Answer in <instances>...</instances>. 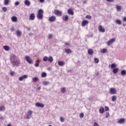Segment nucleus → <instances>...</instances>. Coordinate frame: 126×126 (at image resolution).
<instances>
[{"mask_svg": "<svg viewBox=\"0 0 126 126\" xmlns=\"http://www.w3.org/2000/svg\"><path fill=\"white\" fill-rule=\"evenodd\" d=\"M94 63H99V59L98 58H95L94 59Z\"/></svg>", "mask_w": 126, "mask_h": 126, "instance_id": "c9c22d12", "label": "nucleus"}, {"mask_svg": "<svg viewBox=\"0 0 126 126\" xmlns=\"http://www.w3.org/2000/svg\"><path fill=\"white\" fill-rule=\"evenodd\" d=\"M31 35H33V33H29V36H31Z\"/></svg>", "mask_w": 126, "mask_h": 126, "instance_id": "e2e57ef3", "label": "nucleus"}, {"mask_svg": "<svg viewBox=\"0 0 126 126\" xmlns=\"http://www.w3.org/2000/svg\"><path fill=\"white\" fill-rule=\"evenodd\" d=\"M66 90L65 89V88H63L61 89V92H62V93H64V92H65Z\"/></svg>", "mask_w": 126, "mask_h": 126, "instance_id": "f704fd0d", "label": "nucleus"}, {"mask_svg": "<svg viewBox=\"0 0 126 126\" xmlns=\"http://www.w3.org/2000/svg\"><path fill=\"white\" fill-rule=\"evenodd\" d=\"M91 37H92V38L93 37V34H91Z\"/></svg>", "mask_w": 126, "mask_h": 126, "instance_id": "69168bd1", "label": "nucleus"}, {"mask_svg": "<svg viewBox=\"0 0 126 126\" xmlns=\"http://www.w3.org/2000/svg\"><path fill=\"white\" fill-rule=\"evenodd\" d=\"M121 74L122 75H126V70H122L121 71Z\"/></svg>", "mask_w": 126, "mask_h": 126, "instance_id": "72a5a7b5", "label": "nucleus"}, {"mask_svg": "<svg viewBox=\"0 0 126 126\" xmlns=\"http://www.w3.org/2000/svg\"><path fill=\"white\" fill-rule=\"evenodd\" d=\"M0 120H3V117L2 116H1V117H0Z\"/></svg>", "mask_w": 126, "mask_h": 126, "instance_id": "680f3d73", "label": "nucleus"}, {"mask_svg": "<svg viewBox=\"0 0 126 126\" xmlns=\"http://www.w3.org/2000/svg\"><path fill=\"white\" fill-rule=\"evenodd\" d=\"M67 11L68 14H70V15H73V14H74V13L73 12V11H72V9H68Z\"/></svg>", "mask_w": 126, "mask_h": 126, "instance_id": "6ab92c4d", "label": "nucleus"}, {"mask_svg": "<svg viewBox=\"0 0 126 126\" xmlns=\"http://www.w3.org/2000/svg\"><path fill=\"white\" fill-rule=\"evenodd\" d=\"M35 106L38 107H40L41 108H44L45 107V105L43 103H40L39 102H36Z\"/></svg>", "mask_w": 126, "mask_h": 126, "instance_id": "f8f14e48", "label": "nucleus"}, {"mask_svg": "<svg viewBox=\"0 0 126 126\" xmlns=\"http://www.w3.org/2000/svg\"><path fill=\"white\" fill-rule=\"evenodd\" d=\"M117 66V65H116V63H112L111 65V68L113 69L114 68H116V67Z\"/></svg>", "mask_w": 126, "mask_h": 126, "instance_id": "2f4dec72", "label": "nucleus"}, {"mask_svg": "<svg viewBox=\"0 0 126 126\" xmlns=\"http://www.w3.org/2000/svg\"><path fill=\"white\" fill-rule=\"evenodd\" d=\"M40 2H43V1H45V0H39Z\"/></svg>", "mask_w": 126, "mask_h": 126, "instance_id": "13d9d810", "label": "nucleus"}, {"mask_svg": "<svg viewBox=\"0 0 126 126\" xmlns=\"http://www.w3.org/2000/svg\"><path fill=\"white\" fill-rule=\"evenodd\" d=\"M108 2H114V0H106Z\"/></svg>", "mask_w": 126, "mask_h": 126, "instance_id": "8fccbe9b", "label": "nucleus"}, {"mask_svg": "<svg viewBox=\"0 0 126 126\" xmlns=\"http://www.w3.org/2000/svg\"><path fill=\"white\" fill-rule=\"evenodd\" d=\"M116 39L115 38H112V39L109 40L107 42V45L108 46H110V45H112V44H113V43H114V41H115Z\"/></svg>", "mask_w": 126, "mask_h": 126, "instance_id": "9b49d317", "label": "nucleus"}, {"mask_svg": "<svg viewBox=\"0 0 126 126\" xmlns=\"http://www.w3.org/2000/svg\"><path fill=\"white\" fill-rule=\"evenodd\" d=\"M32 114H33V112H32V111H31V110H29L28 112V115H29L30 116H31L32 115Z\"/></svg>", "mask_w": 126, "mask_h": 126, "instance_id": "4c0bfd02", "label": "nucleus"}, {"mask_svg": "<svg viewBox=\"0 0 126 126\" xmlns=\"http://www.w3.org/2000/svg\"><path fill=\"white\" fill-rule=\"evenodd\" d=\"M19 4H20L19 1H16L15 2V5H16V6L19 5Z\"/></svg>", "mask_w": 126, "mask_h": 126, "instance_id": "49530a36", "label": "nucleus"}, {"mask_svg": "<svg viewBox=\"0 0 126 126\" xmlns=\"http://www.w3.org/2000/svg\"><path fill=\"white\" fill-rule=\"evenodd\" d=\"M48 126H52V125H49Z\"/></svg>", "mask_w": 126, "mask_h": 126, "instance_id": "774afa93", "label": "nucleus"}, {"mask_svg": "<svg viewBox=\"0 0 126 126\" xmlns=\"http://www.w3.org/2000/svg\"><path fill=\"white\" fill-rule=\"evenodd\" d=\"M115 22L116 24H119V25H121L122 24V21L120 19H117L115 20Z\"/></svg>", "mask_w": 126, "mask_h": 126, "instance_id": "a878e982", "label": "nucleus"}, {"mask_svg": "<svg viewBox=\"0 0 126 126\" xmlns=\"http://www.w3.org/2000/svg\"><path fill=\"white\" fill-rule=\"evenodd\" d=\"M32 79L33 82H37V81H39V78H38V77H34V78H32Z\"/></svg>", "mask_w": 126, "mask_h": 126, "instance_id": "5701e85b", "label": "nucleus"}, {"mask_svg": "<svg viewBox=\"0 0 126 126\" xmlns=\"http://www.w3.org/2000/svg\"><path fill=\"white\" fill-rule=\"evenodd\" d=\"M4 2L5 5H8V4L9 3V0H5Z\"/></svg>", "mask_w": 126, "mask_h": 126, "instance_id": "473e14b6", "label": "nucleus"}, {"mask_svg": "<svg viewBox=\"0 0 126 126\" xmlns=\"http://www.w3.org/2000/svg\"><path fill=\"white\" fill-rule=\"evenodd\" d=\"M54 13L58 16H62L63 15V12L59 11V10L56 9L54 10Z\"/></svg>", "mask_w": 126, "mask_h": 126, "instance_id": "39448f33", "label": "nucleus"}, {"mask_svg": "<svg viewBox=\"0 0 126 126\" xmlns=\"http://www.w3.org/2000/svg\"><path fill=\"white\" fill-rule=\"evenodd\" d=\"M116 8L117 10L120 11L122 9V7L121 6H117Z\"/></svg>", "mask_w": 126, "mask_h": 126, "instance_id": "ea45409f", "label": "nucleus"}, {"mask_svg": "<svg viewBox=\"0 0 126 126\" xmlns=\"http://www.w3.org/2000/svg\"><path fill=\"white\" fill-rule=\"evenodd\" d=\"M30 19L31 20H34V19H35V14L34 13L31 14L30 16Z\"/></svg>", "mask_w": 126, "mask_h": 126, "instance_id": "4468645a", "label": "nucleus"}, {"mask_svg": "<svg viewBox=\"0 0 126 126\" xmlns=\"http://www.w3.org/2000/svg\"><path fill=\"white\" fill-rule=\"evenodd\" d=\"M60 120L61 122L63 123V122H64V118H63V117H60Z\"/></svg>", "mask_w": 126, "mask_h": 126, "instance_id": "a18cd8bd", "label": "nucleus"}, {"mask_svg": "<svg viewBox=\"0 0 126 126\" xmlns=\"http://www.w3.org/2000/svg\"><path fill=\"white\" fill-rule=\"evenodd\" d=\"M24 3L27 6H30V4H31V2L29 0H25L24 1Z\"/></svg>", "mask_w": 126, "mask_h": 126, "instance_id": "ddd939ff", "label": "nucleus"}, {"mask_svg": "<svg viewBox=\"0 0 126 126\" xmlns=\"http://www.w3.org/2000/svg\"><path fill=\"white\" fill-rule=\"evenodd\" d=\"M58 64L60 65V66H63L65 64V63L63 61H58Z\"/></svg>", "mask_w": 126, "mask_h": 126, "instance_id": "dca6fc26", "label": "nucleus"}, {"mask_svg": "<svg viewBox=\"0 0 126 126\" xmlns=\"http://www.w3.org/2000/svg\"><path fill=\"white\" fill-rule=\"evenodd\" d=\"M2 10L4 12H6V11H7V8L6 7H3L2 8Z\"/></svg>", "mask_w": 126, "mask_h": 126, "instance_id": "e433bc0d", "label": "nucleus"}, {"mask_svg": "<svg viewBox=\"0 0 126 126\" xmlns=\"http://www.w3.org/2000/svg\"><path fill=\"white\" fill-rule=\"evenodd\" d=\"M44 11L42 9H40L38 11L37 17L38 19H43V13Z\"/></svg>", "mask_w": 126, "mask_h": 126, "instance_id": "7ed1b4c3", "label": "nucleus"}, {"mask_svg": "<svg viewBox=\"0 0 126 126\" xmlns=\"http://www.w3.org/2000/svg\"><path fill=\"white\" fill-rule=\"evenodd\" d=\"M118 71H119V68H114L113 69V73L114 74H116V73H118Z\"/></svg>", "mask_w": 126, "mask_h": 126, "instance_id": "4be33fe9", "label": "nucleus"}, {"mask_svg": "<svg viewBox=\"0 0 126 126\" xmlns=\"http://www.w3.org/2000/svg\"><path fill=\"white\" fill-rule=\"evenodd\" d=\"M65 45L67 46V47H69V46H70V44L68 42H65Z\"/></svg>", "mask_w": 126, "mask_h": 126, "instance_id": "de8ad7c7", "label": "nucleus"}, {"mask_svg": "<svg viewBox=\"0 0 126 126\" xmlns=\"http://www.w3.org/2000/svg\"><path fill=\"white\" fill-rule=\"evenodd\" d=\"M48 38L49 39H52V38H53V35H52V34H49Z\"/></svg>", "mask_w": 126, "mask_h": 126, "instance_id": "09e8293b", "label": "nucleus"}, {"mask_svg": "<svg viewBox=\"0 0 126 126\" xmlns=\"http://www.w3.org/2000/svg\"><path fill=\"white\" fill-rule=\"evenodd\" d=\"M49 82L47 81H44L43 83V85L47 86L48 84H49Z\"/></svg>", "mask_w": 126, "mask_h": 126, "instance_id": "58836bf2", "label": "nucleus"}, {"mask_svg": "<svg viewBox=\"0 0 126 126\" xmlns=\"http://www.w3.org/2000/svg\"><path fill=\"white\" fill-rule=\"evenodd\" d=\"M11 76H13L14 75V71H11L10 72Z\"/></svg>", "mask_w": 126, "mask_h": 126, "instance_id": "603ef678", "label": "nucleus"}, {"mask_svg": "<svg viewBox=\"0 0 126 126\" xmlns=\"http://www.w3.org/2000/svg\"><path fill=\"white\" fill-rule=\"evenodd\" d=\"M88 54L90 55H93V54H94V51H93V50L91 49H89L88 51Z\"/></svg>", "mask_w": 126, "mask_h": 126, "instance_id": "aec40b11", "label": "nucleus"}, {"mask_svg": "<svg viewBox=\"0 0 126 126\" xmlns=\"http://www.w3.org/2000/svg\"><path fill=\"white\" fill-rule=\"evenodd\" d=\"M109 117H110V114L108 112L105 114V118H109Z\"/></svg>", "mask_w": 126, "mask_h": 126, "instance_id": "c03bdc74", "label": "nucleus"}, {"mask_svg": "<svg viewBox=\"0 0 126 126\" xmlns=\"http://www.w3.org/2000/svg\"><path fill=\"white\" fill-rule=\"evenodd\" d=\"M126 23L123 24V27H126Z\"/></svg>", "mask_w": 126, "mask_h": 126, "instance_id": "bf43d9fd", "label": "nucleus"}, {"mask_svg": "<svg viewBox=\"0 0 126 126\" xmlns=\"http://www.w3.org/2000/svg\"><path fill=\"white\" fill-rule=\"evenodd\" d=\"M37 90H38V91L41 90V87H38L37 88Z\"/></svg>", "mask_w": 126, "mask_h": 126, "instance_id": "6e6d98bb", "label": "nucleus"}, {"mask_svg": "<svg viewBox=\"0 0 126 126\" xmlns=\"http://www.w3.org/2000/svg\"><path fill=\"white\" fill-rule=\"evenodd\" d=\"M26 78H28V75H24L23 76H21L19 78V80L20 81H22L23 79H26Z\"/></svg>", "mask_w": 126, "mask_h": 126, "instance_id": "6e6552de", "label": "nucleus"}, {"mask_svg": "<svg viewBox=\"0 0 126 126\" xmlns=\"http://www.w3.org/2000/svg\"><path fill=\"white\" fill-rule=\"evenodd\" d=\"M112 102H115V101H117V96H116V95L112 96Z\"/></svg>", "mask_w": 126, "mask_h": 126, "instance_id": "c85d7f7f", "label": "nucleus"}, {"mask_svg": "<svg viewBox=\"0 0 126 126\" xmlns=\"http://www.w3.org/2000/svg\"><path fill=\"white\" fill-rule=\"evenodd\" d=\"M25 59L26 60V62H27V63L30 64H32V63H33L32 60H31V58H30V57L29 56H25Z\"/></svg>", "mask_w": 126, "mask_h": 126, "instance_id": "20e7f679", "label": "nucleus"}, {"mask_svg": "<svg viewBox=\"0 0 126 126\" xmlns=\"http://www.w3.org/2000/svg\"><path fill=\"white\" fill-rule=\"evenodd\" d=\"M84 114L82 113H81L80 114V117L81 118V119H82V118H84Z\"/></svg>", "mask_w": 126, "mask_h": 126, "instance_id": "37998d69", "label": "nucleus"}, {"mask_svg": "<svg viewBox=\"0 0 126 126\" xmlns=\"http://www.w3.org/2000/svg\"><path fill=\"white\" fill-rule=\"evenodd\" d=\"M13 30H14V29H12L11 31H13Z\"/></svg>", "mask_w": 126, "mask_h": 126, "instance_id": "338daca9", "label": "nucleus"}, {"mask_svg": "<svg viewBox=\"0 0 126 126\" xmlns=\"http://www.w3.org/2000/svg\"><path fill=\"white\" fill-rule=\"evenodd\" d=\"M31 117H32V116L28 114L27 116V119H29L31 118Z\"/></svg>", "mask_w": 126, "mask_h": 126, "instance_id": "3c124183", "label": "nucleus"}, {"mask_svg": "<svg viewBox=\"0 0 126 126\" xmlns=\"http://www.w3.org/2000/svg\"><path fill=\"white\" fill-rule=\"evenodd\" d=\"M63 19L64 21H68V16L66 15L64 17H63Z\"/></svg>", "mask_w": 126, "mask_h": 126, "instance_id": "bb28decb", "label": "nucleus"}, {"mask_svg": "<svg viewBox=\"0 0 126 126\" xmlns=\"http://www.w3.org/2000/svg\"><path fill=\"white\" fill-rule=\"evenodd\" d=\"M65 51V53H66V54H71V53H72V51H71V50L70 49H66V48H65L64 49Z\"/></svg>", "mask_w": 126, "mask_h": 126, "instance_id": "a211bd4d", "label": "nucleus"}, {"mask_svg": "<svg viewBox=\"0 0 126 126\" xmlns=\"http://www.w3.org/2000/svg\"><path fill=\"white\" fill-rule=\"evenodd\" d=\"M11 20L13 22H17V21H18L17 17H16V16L12 17Z\"/></svg>", "mask_w": 126, "mask_h": 126, "instance_id": "2eb2a0df", "label": "nucleus"}, {"mask_svg": "<svg viewBox=\"0 0 126 126\" xmlns=\"http://www.w3.org/2000/svg\"><path fill=\"white\" fill-rule=\"evenodd\" d=\"M86 18H88V19H91L92 18V16H91V15H87Z\"/></svg>", "mask_w": 126, "mask_h": 126, "instance_id": "79ce46f5", "label": "nucleus"}, {"mask_svg": "<svg viewBox=\"0 0 126 126\" xmlns=\"http://www.w3.org/2000/svg\"><path fill=\"white\" fill-rule=\"evenodd\" d=\"M88 24V21L87 20H84L82 22V26L84 27L86 26L87 24Z\"/></svg>", "mask_w": 126, "mask_h": 126, "instance_id": "f3484780", "label": "nucleus"}, {"mask_svg": "<svg viewBox=\"0 0 126 126\" xmlns=\"http://www.w3.org/2000/svg\"><path fill=\"white\" fill-rule=\"evenodd\" d=\"M105 111H109V107H108V106H105Z\"/></svg>", "mask_w": 126, "mask_h": 126, "instance_id": "864d4df0", "label": "nucleus"}, {"mask_svg": "<svg viewBox=\"0 0 126 126\" xmlns=\"http://www.w3.org/2000/svg\"><path fill=\"white\" fill-rule=\"evenodd\" d=\"M47 76V73L43 72L41 74V77L45 78Z\"/></svg>", "mask_w": 126, "mask_h": 126, "instance_id": "7c9ffc66", "label": "nucleus"}, {"mask_svg": "<svg viewBox=\"0 0 126 126\" xmlns=\"http://www.w3.org/2000/svg\"><path fill=\"white\" fill-rule=\"evenodd\" d=\"M13 67H18L20 65V60L14 54H12L9 59Z\"/></svg>", "mask_w": 126, "mask_h": 126, "instance_id": "f257e3e1", "label": "nucleus"}, {"mask_svg": "<svg viewBox=\"0 0 126 126\" xmlns=\"http://www.w3.org/2000/svg\"><path fill=\"white\" fill-rule=\"evenodd\" d=\"M83 3H84V4H86L87 3V1H84L83 2Z\"/></svg>", "mask_w": 126, "mask_h": 126, "instance_id": "4d7b16f0", "label": "nucleus"}, {"mask_svg": "<svg viewBox=\"0 0 126 126\" xmlns=\"http://www.w3.org/2000/svg\"><path fill=\"white\" fill-rule=\"evenodd\" d=\"M16 34L18 37H20V36H21V32H20V31L18 30L17 31Z\"/></svg>", "mask_w": 126, "mask_h": 126, "instance_id": "c756f323", "label": "nucleus"}, {"mask_svg": "<svg viewBox=\"0 0 126 126\" xmlns=\"http://www.w3.org/2000/svg\"><path fill=\"white\" fill-rule=\"evenodd\" d=\"M109 92L111 94H117V90H116V89L114 88H110L109 90Z\"/></svg>", "mask_w": 126, "mask_h": 126, "instance_id": "423d86ee", "label": "nucleus"}, {"mask_svg": "<svg viewBox=\"0 0 126 126\" xmlns=\"http://www.w3.org/2000/svg\"><path fill=\"white\" fill-rule=\"evenodd\" d=\"M123 21H125L126 22V17H124L123 18Z\"/></svg>", "mask_w": 126, "mask_h": 126, "instance_id": "5fc2aeb1", "label": "nucleus"}, {"mask_svg": "<svg viewBox=\"0 0 126 126\" xmlns=\"http://www.w3.org/2000/svg\"><path fill=\"white\" fill-rule=\"evenodd\" d=\"M5 110V107L4 106H0V112H3Z\"/></svg>", "mask_w": 126, "mask_h": 126, "instance_id": "cd10ccee", "label": "nucleus"}, {"mask_svg": "<svg viewBox=\"0 0 126 126\" xmlns=\"http://www.w3.org/2000/svg\"><path fill=\"white\" fill-rule=\"evenodd\" d=\"M125 122H126V119L125 118H121L118 121V124H120V125H123V124H125Z\"/></svg>", "mask_w": 126, "mask_h": 126, "instance_id": "1a4fd4ad", "label": "nucleus"}, {"mask_svg": "<svg viewBox=\"0 0 126 126\" xmlns=\"http://www.w3.org/2000/svg\"><path fill=\"white\" fill-rule=\"evenodd\" d=\"M98 30L99 32H101V33H104L105 32V29L103 28L102 26H98Z\"/></svg>", "mask_w": 126, "mask_h": 126, "instance_id": "9d476101", "label": "nucleus"}, {"mask_svg": "<svg viewBox=\"0 0 126 126\" xmlns=\"http://www.w3.org/2000/svg\"><path fill=\"white\" fill-rule=\"evenodd\" d=\"M35 66L36 67H38V66H39V65H40V61L37 60L35 62V63L34 64Z\"/></svg>", "mask_w": 126, "mask_h": 126, "instance_id": "393cba45", "label": "nucleus"}, {"mask_svg": "<svg viewBox=\"0 0 126 126\" xmlns=\"http://www.w3.org/2000/svg\"><path fill=\"white\" fill-rule=\"evenodd\" d=\"M3 48L5 51H9V50H10V48L8 46H3Z\"/></svg>", "mask_w": 126, "mask_h": 126, "instance_id": "b1692460", "label": "nucleus"}, {"mask_svg": "<svg viewBox=\"0 0 126 126\" xmlns=\"http://www.w3.org/2000/svg\"><path fill=\"white\" fill-rule=\"evenodd\" d=\"M56 19L57 18H56V16H52L49 17L48 20L50 21V22H54V21H56Z\"/></svg>", "mask_w": 126, "mask_h": 126, "instance_id": "0eeeda50", "label": "nucleus"}, {"mask_svg": "<svg viewBox=\"0 0 126 126\" xmlns=\"http://www.w3.org/2000/svg\"><path fill=\"white\" fill-rule=\"evenodd\" d=\"M43 61H44V62H47L48 61V62H50V63H53L54 61V59L52 56H50L49 57L45 56L43 59Z\"/></svg>", "mask_w": 126, "mask_h": 126, "instance_id": "f03ea898", "label": "nucleus"}, {"mask_svg": "<svg viewBox=\"0 0 126 126\" xmlns=\"http://www.w3.org/2000/svg\"><path fill=\"white\" fill-rule=\"evenodd\" d=\"M106 52H107V49H102V50L101 51V53L102 54H105V53H106Z\"/></svg>", "mask_w": 126, "mask_h": 126, "instance_id": "a19ab883", "label": "nucleus"}, {"mask_svg": "<svg viewBox=\"0 0 126 126\" xmlns=\"http://www.w3.org/2000/svg\"><path fill=\"white\" fill-rule=\"evenodd\" d=\"M28 30H29V31H30V28H29Z\"/></svg>", "mask_w": 126, "mask_h": 126, "instance_id": "0e129e2a", "label": "nucleus"}, {"mask_svg": "<svg viewBox=\"0 0 126 126\" xmlns=\"http://www.w3.org/2000/svg\"><path fill=\"white\" fill-rule=\"evenodd\" d=\"M105 112V109L103 107H101L99 108V113L100 114H103Z\"/></svg>", "mask_w": 126, "mask_h": 126, "instance_id": "412c9836", "label": "nucleus"}, {"mask_svg": "<svg viewBox=\"0 0 126 126\" xmlns=\"http://www.w3.org/2000/svg\"><path fill=\"white\" fill-rule=\"evenodd\" d=\"M68 72H71V69H69L67 70Z\"/></svg>", "mask_w": 126, "mask_h": 126, "instance_id": "052dcab7", "label": "nucleus"}]
</instances>
